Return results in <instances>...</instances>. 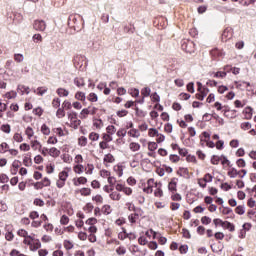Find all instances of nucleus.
I'll return each mask as SVG.
<instances>
[{
  "label": "nucleus",
  "mask_w": 256,
  "mask_h": 256,
  "mask_svg": "<svg viewBox=\"0 0 256 256\" xmlns=\"http://www.w3.org/2000/svg\"><path fill=\"white\" fill-rule=\"evenodd\" d=\"M177 175L180 176V177H184L185 179L190 178L189 170H188V168H185V167L178 168Z\"/></svg>",
  "instance_id": "39448f33"
},
{
  "label": "nucleus",
  "mask_w": 256,
  "mask_h": 256,
  "mask_svg": "<svg viewBox=\"0 0 256 256\" xmlns=\"http://www.w3.org/2000/svg\"><path fill=\"white\" fill-rule=\"evenodd\" d=\"M13 139H14L17 143H21V142L23 141V138H22L21 134H19V133L14 134Z\"/></svg>",
  "instance_id": "338daca9"
},
{
  "label": "nucleus",
  "mask_w": 256,
  "mask_h": 256,
  "mask_svg": "<svg viewBox=\"0 0 256 256\" xmlns=\"http://www.w3.org/2000/svg\"><path fill=\"white\" fill-rule=\"evenodd\" d=\"M89 139H90L91 141H97V140L99 139V134H97V133H95V132H91V133L89 134Z\"/></svg>",
  "instance_id": "680f3d73"
},
{
  "label": "nucleus",
  "mask_w": 256,
  "mask_h": 256,
  "mask_svg": "<svg viewBox=\"0 0 256 256\" xmlns=\"http://www.w3.org/2000/svg\"><path fill=\"white\" fill-rule=\"evenodd\" d=\"M64 248H65L67 251L72 250L73 244L71 243V241H69V240H64Z\"/></svg>",
  "instance_id": "8fccbe9b"
},
{
  "label": "nucleus",
  "mask_w": 256,
  "mask_h": 256,
  "mask_svg": "<svg viewBox=\"0 0 256 256\" xmlns=\"http://www.w3.org/2000/svg\"><path fill=\"white\" fill-rule=\"evenodd\" d=\"M26 136H28L29 139H31L34 136V130L32 127L28 126L25 130Z\"/></svg>",
  "instance_id": "cd10ccee"
},
{
  "label": "nucleus",
  "mask_w": 256,
  "mask_h": 256,
  "mask_svg": "<svg viewBox=\"0 0 256 256\" xmlns=\"http://www.w3.org/2000/svg\"><path fill=\"white\" fill-rule=\"evenodd\" d=\"M61 105V99L60 98H54L52 102V106L54 109L60 108Z\"/></svg>",
  "instance_id": "f704fd0d"
},
{
  "label": "nucleus",
  "mask_w": 256,
  "mask_h": 256,
  "mask_svg": "<svg viewBox=\"0 0 256 256\" xmlns=\"http://www.w3.org/2000/svg\"><path fill=\"white\" fill-rule=\"evenodd\" d=\"M9 149H10V146L7 142H2L0 144V153H3V154L7 153V151H9Z\"/></svg>",
  "instance_id": "dca6fc26"
},
{
  "label": "nucleus",
  "mask_w": 256,
  "mask_h": 256,
  "mask_svg": "<svg viewBox=\"0 0 256 256\" xmlns=\"http://www.w3.org/2000/svg\"><path fill=\"white\" fill-rule=\"evenodd\" d=\"M126 252H127V250L124 246H120L116 249L117 255H125Z\"/></svg>",
  "instance_id": "3c124183"
},
{
  "label": "nucleus",
  "mask_w": 256,
  "mask_h": 256,
  "mask_svg": "<svg viewBox=\"0 0 256 256\" xmlns=\"http://www.w3.org/2000/svg\"><path fill=\"white\" fill-rule=\"evenodd\" d=\"M143 214H144L143 209H138V211H135L134 214H131V215L129 216V221H130L132 224H134V223H136V220H137L140 216H143Z\"/></svg>",
  "instance_id": "20e7f679"
},
{
  "label": "nucleus",
  "mask_w": 256,
  "mask_h": 256,
  "mask_svg": "<svg viewBox=\"0 0 256 256\" xmlns=\"http://www.w3.org/2000/svg\"><path fill=\"white\" fill-rule=\"evenodd\" d=\"M213 181V176L210 173L205 174L204 182L211 183Z\"/></svg>",
  "instance_id": "e2e57ef3"
},
{
  "label": "nucleus",
  "mask_w": 256,
  "mask_h": 256,
  "mask_svg": "<svg viewBox=\"0 0 256 256\" xmlns=\"http://www.w3.org/2000/svg\"><path fill=\"white\" fill-rule=\"evenodd\" d=\"M221 227H223L224 229L230 230V232H235V225L231 224L228 221H224V223H223V225Z\"/></svg>",
  "instance_id": "4468645a"
},
{
  "label": "nucleus",
  "mask_w": 256,
  "mask_h": 256,
  "mask_svg": "<svg viewBox=\"0 0 256 256\" xmlns=\"http://www.w3.org/2000/svg\"><path fill=\"white\" fill-rule=\"evenodd\" d=\"M212 222V219L209 216H202L201 217V223L204 225H210Z\"/></svg>",
  "instance_id": "72a5a7b5"
},
{
  "label": "nucleus",
  "mask_w": 256,
  "mask_h": 256,
  "mask_svg": "<svg viewBox=\"0 0 256 256\" xmlns=\"http://www.w3.org/2000/svg\"><path fill=\"white\" fill-rule=\"evenodd\" d=\"M75 99L78 101L85 102L86 101V94L84 92L78 91L75 93Z\"/></svg>",
  "instance_id": "ddd939ff"
},
{
  "label": "nucleus",
  "mask_w": 256,
  "mask_h": 256,
  "mask_svg": "<svg viewBox=\"0 0 256 256\" xmlns=\"http://www.w3.org/2000/svg\"><path fill=\"white\" fill-rule=\"evenodd\" d=\"M151 100L152 102H160L161 98L160 95L157 94V92L151 94Z\"/></svg>",
  "instance_id": "6e6d98bb"
},
{
  "label": "nucleus",
  "mask_w": 256,
  "mask_h": 256,
  "mask_svg": "<svg viewBox=\"0 0 256 256\" xmlns=\"http://www.w3.org/2000/svg\"><path fill=\"white\" fill-rule=\"evenodd\" d=\"M61 154V151L56 149L55 147L49 149V156H52L53 158H58Z\"/></svg>",
  "instance_id": "f8f14e48"
},
{
  "label": "nucleus",
  "mask_w": 256,
  "mask_h": 256,
  "mask_svg": "<svg viewBox=\"0 0 256 256\" xmlns=\"http://www.w3.org/2000/svg\"><path fill=\"white\" fill-rule=\"evenodd\" d=\"M17 97V92L16 91H11L6 93V98L8 100L14 99Z\"/></svg>",
  "instance_id": "5fc2aeb1"
},
{
  "label": "nucleus",
  "mask_w": 256,
  "mask_h": 256,
  "mask_svg": "<svg viewBox=\"0 0 256 256\" xmlns=\"http://www.w3.org/2000/svg\"><path fill=\"white\" fill-rule=\"evenodd\" d=\"M169 161H172L173 163H177L180 161V156L178 155H169Z\"/></svg>",
  "instance_id": "052dcab7"
},
{
  "label": "nucleus",
  "mask_w": 256,
  "mask_h": 256,
  "mask_svg": "<svg viewBox=\"0 0 256 256\" xmlns=\"http://www.w3.org/2000/svg\"><path fill=\"white\" fill-rule=\"evenodd\" d=\"M130 150H131L132 152H137V151H139V150H140V144L137 143V142H131V143H130Z\"/></svg>",
  "instance_id": "b1692460"
},
{
  "label": "nucleus",
  "mask_w": 256,
  "mask_h": 256,
  "mask_svg": "<svg viewBox=\"0 0 256 256\" xmlns=\"http://www.w3.org/2000/svg\"><path fill=\"white\" fill-rule=\"evenodd\" d=\"M148 186L143 188V191L146 192L147 194H151L153 192V188L151 186V183H154V179L148 180Z\"/></svg>",
  "instance_id": "2eb2a0df"
},
{
  "label": "nucleus",
  "mask_w": 256,
  "mask_h": 256,
  "mask_svg": "<svg viewBox=\"0 0 256 256\" xmlns=\"http://www.w3.org/2000/svg\"><path fill=\"white\" fill-rule=\"evenodd\" d=\"M23 165L25 167H31L33 165V160L30 158V156H24Z\"/></svg>",
  "instance_id": "f3484780"
},
{
  "label": "nucleus",
  "mask_w": 256,
  "mask_h": 256,
  "mask_svg": "<svg viewBox=\"0 0 256 256\" xmlns=\"http://www.w3.org/2000/svg\"><path fill=\"white\" fill-rule=\"evenodd\" d=\"M84 166L83 165H75L74 166V172L76 174H82L83 173Z\"/></svg>",
  "instance_id": "864d4df0"
},
{
  "label": "nucleus",
  "mask_w": 256,
  "mask_h": 256,
  "mask_svg": "<svg viewBox=\"0 0 256 256\" xmlns=\"http://www.w3.org/2000/svg\"><path fill=\"white\" fill-rule=\"evenodd\" d=\"M117 131V128L113 125H109L106 128L107 135H113Z\"/></svg>",
  "instance_id": "c85d7f7f"
},
{
  "label": "nucleus",
  "mask_w": 256,
  "mask_h": 256,
  "mask_svg": "<svg viewBox=\"0 0 256 256\" xmlns=\"http://www.w3.org/2000/svg\"><path fill=\"white\" fill-rule=\"evenodd\" d=\"M17 93H19L20 95H29L30 93V88L28 86L25 85H18L17 86Z\"/></svg>",
  "instance_id": "423d86ee"
},
{
  "label": "nucleus",
  "mask_w": 256,
  "mask_h": 256,
  "mask_svg": "<svg viewBox=\"0 0 256 256\" xmlns=\"http://www.w3.org/2000/svg\"><path fill=\"white\" fill-rule=\"evenodd\" d=\"M49 91L47 87H38L37 90H33V93H37L38 96H43Z\"/></svg>",
  "instance_id": "9b49d317"
},
{
  "label": "nucleus",
  "mask_w": 256,
  "mask_h": 256,
  "mask_svg": "<svg viewBox=\"0 0 256 256\" xmlns=\"http://www.w3.org/2000/svg\"><path fill=\"white\" fill-rule=\"evenodd\" d=\"M235 213L239 215H244L245 214V207L242 205H239L238 207L235 208Z\"/></svg>",
  "instance_id": "37998d69"
},
{
  "label": "nucleus",
  "mask_w": 256,
  "mask_h": 256,
  "mask_svg": "<svg viewBox=\"0 0 256 256\" xmlns=\"http://www.w3.org/2000/svg\"><path fill=\"white\" fill-rule=\"evenodd\" d=\"M58 177H59V180L67 181L69 177V173L67 171L59 172Z\"/></svg>",
  "instance_id": "393cba45"
},
{
  "label": "nucleus",
  "mask_w": 256,
  "mask_h": 256,
  "mask_svg": "<svg viewBox=\"0 0 256 256\" xmlns=\"http://www.w3.org/2000/svg\"><path fill=\"white\" fill-rule=\"evenodd\" d=\"M32 149L34 150V151H36L37 149H39V150H41V148H42V144H41V142H38L37 140H34L33 142H32Z\"/></svg>",
  "instance_id": "473e14b6"
},
{
  "label": "nucleus",
  "mask_w": 256,
  "mask_h": 256,
  "mask_svg": "<svg viewBox=\"0 0 256 256\" xmlns=\"http://www.w3.org/2000/svg\"><path fill=\"white\" fill-rule=\"evenodd\" d=\"M182 235L186 239H190L191 238V234H190L188 229H182Z\"/></svg>",
  "instance_id": "774afa93"
},
{
  "label": "nucleus",
  "mask_w": 256,
  "mask_h": 256,
  "mask_svg": "<svg viewBox=\"0 0 256 256\" xmlns=\"http://www.w3.org/2000/svg\"><path fill=\"white\" fill-rule=\"evenodd\" d=\"M68 120L74 123L75 128H77L81 121L77 120V112H67Z\"/></svg>",
  "instance_id": "f03ea898"
},
{
  "label": "nucleus",
  "mask_w": 256,
  "mask_h": 256,
  "mask_svg": "<svg viewBox=\"0 0 256 256\" xmlns=\"http://www.w3.org/2000/svg\"><path fill=\"white\" fill-rule=\"evenodd\" d=\"M91 193H92L91 188H86V187H84V188L80 189V194H81L82 196H84V197L90 196Z\"/></svg>",
  "instance_id": "6ab92c4d"
},
{
  "label": "nucleus",
  "mask_w": 256,
  "mask_h": 256,
  "mask_svg": "<svg viewBox=\"0 0 256 256\" xmlns=\"http://www.w3.org/2000/svg\"><path fill=\"white\" fill-rule=\"evenodd\" d=\"M101 213H104L105 215H109L111 213V206L110 205L102 206Z\"/></svg>",
  "instance_id": "c756f323"
},
{
  "label": "nucleus",
  "mask_w": 256,
  "mask_h": 256,
  "mask_svg": "<svg viewBox=\"0 0 256 256\" xmlns=\"http://www.w3.org/2000/svg\"><path fill=\"white\" fill-rule=\"evenodd\" d=\"M251 128L250 122H244L241 124V129L244 131H248Z\"/></svg>",
  "instance_id": "0e129e2a"
},
{
  "label": "nucleus",
  "mask_w": 256,
  "mask_h": 256,
  "mask_svg": "<svg viewBox=\"0 0 256 256\" xmlns=\"http://www.w3.org/2000/svg\"><path fill=\"white\" fill-rule=\"evenodd\" d=\"M33 28L37 31L43 32L46 29V23L43 20H36L33 23Z\"/></svg>",
  "instance_id": "7ed1b4c3"
},
{
  "label": "nucleus",
  "mask_w": 256,
  "mask_h": 256,
  "mask_svg": "<svg viewBox=\"0 0 256 256\" xmlns=\"http://www.w3.org/2000/svg\"><path fill=\"white\" fill-rule=\"evenodd\" d=\"M79 146L80 147H86L87 146V137L81 136L79 138Z\"/></svg>",
  "instance_id": "c03bdc74"
},
{
  "label": "nucleus",
  "mask_w": 256,
  "mask_h": 256,
  "mask_svg": "<svg viewBox=\"0 0 256 256\" xmlns=\"http://www.w3.org/2000/svg\"><path fill=\"white\" fill-rule=\"evenodd\" d=\"M33 204L35 206H39V207L45 206V202L42 199H39V198L34 199Z\"/></svg>",
  "instance_id": "49530a36"
},
{
  "label": "nucleus",
  "mask_w": 256,
  "mask_h": 256,
  "mask_svg": "<svg viewBox=\"0 0 256 256\" xmlns=\"http://www.w3.org/2000/svg\"><path fill=\"white\" fill-rule=\"evenodd\" d=\"M88 101L91 102H97L98 101V97L96 95V93H90L87 97Z\"/></svg>",
  "instance_id": "de8ad7c7"
},
{
  "label": "nucleus",
  "mask_w": 256,
  "mask_h": 256,
  "mask_svg": "<svg viewBox=\"0 0 256 256\" xmlns=\"http://www.w3.org/2000/svg\"><path fill=\"white\" fill-rule=\"evenodd\" d=\"M109 198L114 201H119L121 199V194L118 192H113L112 194H109Z\"/></svg>",
  "instance_id": "7c9ffc66"
},
{
  "label": "nucleus",
  "mask_w": 256,
  "mask_h": 256,
  "mask_svg": "<svg viewBox=\"0 0 256 256\" xmlns=\"http://www.w3.org/2000/svg\"><path fill=\"white\" fill-rule=\"evenodd\" d=\"M65 109L63 108H58L57 112H56V117L61 119L63 117H65Z\"/></svg>",
  "instance_id": "a18cd8bd"
},
{
  "label": "nucleus",
  "mask_w": 256,
  "mask_h": 256,
  "mask_svg": "<svg viewBox=\"0 0 256 256\" xmlns=\"http://www.w3.org/2000/svg\"><path fill=\"white\" fill-rule=\"evenodd\" d=\"M219 210H221V212L224 214V215H229L230 213H232V209L231 208H228V207H223V210L222 208H219Z\"/></svg>",
  "instance_id": "69168bd1"
},
{
  "label": "nucleus",
  "mask_w": 256,
  "mask_h": 256,
  "mask_svg": "<svg viewBox=\"0 0 256 256\" xmlns=\"http://www.w3.org/2000/svg\"><path fill=\"white\" fill-rule=\"evenodd\" d=\"M102 139H104L103 142H106V143H110V142L113 141L112 135L111 134H106V133L102 134Z\"/></svg>",
  "instance_id": "2f4dec72"
},
{
  "label": "nucleus",
  "mask_w": 256,
  "mask_h": 256,
  "mask_svg": "<svg viewBox=\"0 0 256 256\" xmlns=\"http://www.w3.org/2000/svg\"><path fill=\"white\" fill-rule=\"evenodd\" d=\"M159 146L157 145L156 142H149L148 143V150L150 152H154Z\"/></svg>",
  "instance_id": "e433bc0d"
},
{
  "label": "nucleus",
  "mask_w": 256,
  "mask_h": 256,
  "mask_svg": "<svg viewBox=\"0 0 256 256\" xmlns=\"http://www.w3.org/2000/svg\"><path fill=\"white\" fill-rule=\"evenodd\" d=\"M245 120H250L253 117V109L251 107H246L243 111Z\"/></svg>",
  "instance_id": "1a4fd4ad"
},
{
  "label": "nucleus",
  "mask_w": 256,
  "mask_h": 256,
  "mask_svg": "<svg viewBox=\"0 0 256 256\" xmlns=\"http://www.w3.org/2000/svg\"><path fill=\"white\" fill-rule=\"evenodd\" d=\"M221 158L220 156H211L210 162L212 165H218L220 162Z\"/></svg>",
  "instance_id": "79ce46f5"
},
{
  "label": "nucleus",
  "mask_w": 256,
  "mask_h": 256,
  "mask_svg": "<svg viewBox=\"0 0 256 256\" xmlns=\"http://www.w3.org/2000/svg\"><path fill=\"white\" fill-rule=\"evenodd\" d=\"M56 93L60 98L69 96V91L65 90L64 88H58L56 90Z\"/></svg>",
  "instance_id": "9d476101"
},
{
  "label": "nucleus",
  "mask_w": 256,
  "mask_h": 256,
  "mask_svg": "<svg viewBox=\"0 0 256 256\" xmlns=\"http://www.w3.org/2000/svg\"><path fill=\"white\" fill-rule=\"evenodd\" d=\"M104 161L107 163H113L115 161L114 156L112 154H107L104 157Z\"/></svg>",
  "instance_id": "09e8293b"
},
{
  "label": "nucleus",
  "mask_w": 256,
  "mask_h": 256,
  "mask_svg": "<svg viewBox=\"0 0 256 256\" xmlns=\"http://www.w3.org/2000/svg\"><path fill=\"white\" fill-rule=\"evenodd\" d=\"M68 27L73 28L74 31L79 32L84 27V18L78 14H72L68 17Z\"/></svg>",
  "instance_id": "f257e3e1"
},
{
  "label": "nucleus",
  "mask_w": 256,
  "mask_h": 256,
  "mask_svg": "<svg viewBox=\"0 0 256 256\" xmlns=\"http://www.w3.org/2000/svg\"><path fill=\"white\" fill-rule=\"evenodd\" d=\"M141 95L143 96V98H147V97L151 96V88H149V87L143 88L141 90Z\"/></svg>",
  "instance_id": "412c9836"
},
{
  "label": "nucleus",
  "mask_w": 256,
  "mask_h": 256,
  "mask_svg": "<svg viewBox=\"0 0 256 256\" xmlns=\"http://www.w3.org/2000/svg\"><path fill=\"white\" fill-rule=\"evenodd\" d=\"M41 247H42V244L38 240L36 243L30 245V250L36 251V250H38Z\"/></svg>",
  "instance_id": "58836bf2"
},
{
  "label": "nucleus",
  "mask_w": 256,
  "mask_h": 256,
  "mask_svg": "<svg viewBox=\"0 0 256 256\" xmlns=\"http://www.w3.org/2000/svg\"><path fill=\"white\" fill-rule=\"evenodd\" d=\"M60 109H63V110H70L72 109V104L71 102H69L68 100H65L62 104V107H60Z\"/></svg>",
  "instance_id": "bb28decb"
},
{
  "label": "nucleus",
  "mask_w": 256,
  "mask_h": 256,
  "mask_svg": "<svg viewBox=\"0 0 256 256\" xmlns=\"http://www.w3.org/2000/svg\"><path fill=\"white\" fill-rule=\"evenodd\" d=\"M74 84L76 87H84L85 86V82H84L83 78H75Z\"/></svg>",
  "instance_id": "a878e982"
},
{
  "label": "nucleus",
  "mask_w": 256,
  "mask_h": 256,
  "mask_svg": "<svg viewBox=\"0 0 256 256\" xmlns=\"http://www.w3.org/2000/svg\"><path fill=\"white\" fill-rule=\"evenodd\" d=\"M197 86H198V92L200 94H202L203 96H207L208 93H210V89L209 88H206V87H203V84L202 82H197Z\"/></svg>",
  "instance_id": "0eeeda50"
},
{
  "label": "nucleus",
  "mask_w": 256,
  "mask_h": 256,
  "mask_svg": "<svg viewBox=\"0 0 256 256\" xmlns=\"http://www.w3.org/2000/svg\"><path fill=\"white\" fill-rule=\"evenodd\" d=\"M89 109H92V107L89 106L88 108L82 109V111L80 112V115H81L82 119H86L88 117V115L90 114Z\"/></svg>",
  "instance_id": "aec40b11"
},
{
  "label": "nucleus",
  "mask_w": 256,
  "mask_h": 256,
  "mask_svg": "<svg viewBox=\"0 0 256 256\" xmlns=\"http://www.w3.org/2000/svg\"><path fill=\"white\" fill-rule=\"evenodd\" d=\"M239 174L240 172H238L236 168H232L230 171L227 172L228 177L231 178H236Z\"/></svg>",
  "instance_id": "a211bd4d"
},
{
  "label": "nucleus",
  "mask_w": 256,
  "mask_h": 256,
  "mask_svg": "<svg viewBox=\"0 0 256 256\" xmlns=\"http://www.w3.org/2000/svg\"><path fill=\"white\" fill-rule=\"evenodd\" d=\"M69 223V217L67 215H63L60 217V224L62 225H68Z\"/></svg>",
  "instance_id": "4d7b16f0"
},
{
  "label": "nucleus",
  "mask_w": 256,
  "mask_h": 256,
  "mask_svg": "<svg viewBox=\"0 0 256 256\" xmlns=\"http://www.w3.org/2000/svg\"><path fill=\"white\" fill-rule=\"evenodd\" d=\"M236 165L239 168H245L246 167V161L243 158L238 159V161H236Z\"/></svg>",
  "instance_id": "603ef678"
},
{
  "label": "nucleus",
  "mask_w": 256,
  "mask_h": 256,
  "mask_svg": "<svg viewBox=\"0 0 256 256\" xmlns=\"http://www.w3.org/2000/svg\"><path fill=\"white\" fill-rule=\"evenodd\" d=\"M34 43H41L43 41L41 34H34L32 37Z\"/></svg>",
  "instance_id": "4c0bfd02"
},
{
  "label": "nucleus",
  "mask_w": 256,
  "mask_h": 256,
  "mask_svg": "<svg viewBox=\"0 0 256 256\" xmlns=\"http://www.w3.org/2000/svg\"><path fill=\"white\" fill-rule=\"evenodd\" d=\"M14 60L16 63H22L24 60V57L21 53L14 54Z\"/></svg>",
  "instance_id": "c9c22d12"
},
{
  "label": "nucleus",
  "mask_w": 256,
  "mask_h": 256,
  "mask_svg": "<svg viewBox=\"0 0 256 256\" xmlns=\"http://www.w3.org/2000/svg\"><path fill=\"white\" fill-rule=\"evenodd\" d=\"M177 183H178L177 178L171 179V181L168 184V190L171 191L172 193L177 191Z\"/></svg>",
  "instance_id": "6e6552de"
},
{
  "label": "nucleus",
  "mask_w": 256,
  "mask_h": 256,
  "mask_svg": "<svg viewBox=\"0 0 256 256\" xmlns=\"http://www.w3.org/2000/svg\"><path fill=\"white\" fill-rule=\"evenodd\" d=\"M0 130L9 134L11 132V126L9 124H4L0 126Z\"/></svg>",
  "instance_id": "a19ab883"
},
{
  "label": "nucleus",
  "mask_w": 256,
  "mask_h": 256,
  "mask_svg": "<svg viewBox=\"0 0 256 256\" xmlns=\"http://www.w3.org/2000/svg\"><path fill=\"white\" fill-rule=\"evenodd\" d=\"M20 165H21V161L19 160H14L13 164H12V167L13 169H15V173L18 172V169L20 168Z\"/></svg>",
  "instance_id": "bf43d9fd"
},
{
  "label": "nucleus",
  "mask_w": 256,
  "mask_h": 256,
  "mask_svg": "<svg viewBox=\"0 0 256 256\" xmlns=\"http://www.w3.org/2000/svg\"><path fill=\"white\" fill-rule=\"evenodd\" d=\"M132 138H139L140 133L137 129H131L128 133Z\"/></svg>",
  "instance_id": "ea45409f"
},
{
  "label": "nucleus",
  "mask_w": 256,
  "mask_h": 256,
  "mask_svg": "<svg viewBox=\"0 0 256 256\" xmlns=\"http://www.w3.org/2000/svg\"><path fill=\"white\" fill-rule=\"evenodd\" d=\"M87 183V178L85 177H80L78 179H74V185L79 186L80 184H86Z\"/></svg>",
  "instance_id": "5701e85b"
},
{
  "label": "nucleus",
  "mask_w": 256,
  "mask_h": 256,
  "mask_svg": "<svg viewBox=\"0 0 256 256\" xmlns=\"http://www.w3.org/2000/svg\"><path fill=\"white\" fill-rule=\"evenodd\" d=\"M41 132H42V134H44L45 136H49L50 133H51L49 126H47L46 124H42V126H41Z\"/></svg>",
  "instance_id": "4be33fe9"
},
{
  "label": "nucleus",
  "mask_w": 256,
  "mask_h": 256,
  "mask_svg": "<svg viewBox=\"0 0 256 256\" xmlns=\"http://www.w3.org/2000/svg\"><path fill=\"white\" fill-rule=\"evenodd\" d=\"M116 135H117V137L125 138L127 135V131L124 128H122L117 131Z\"/></svg>",
  "instance_id": "13d9d810"
}]
</instances>
